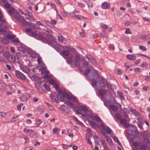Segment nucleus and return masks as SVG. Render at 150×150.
Masks as SVG:
<instances>
[{"instance_id": "a19ab883", "label": "nucleus", "mask_w": 150, "mask_h": 150, "mask_svg": "<svg viewBox=\"0 0 150 150\" xmlns=\"http://www.w3.org/2000/svg\"><path fill=\"white\" fill-rule=\"evenodd\" d=\"M19 45H20V46L18 47V50L20 51H21V50H22L24 47H25V46L23 44H22L21 45H20L19 44Z\"/></svg>"}, {"instance_id": "f257e3e1", "label": "nucleus", "mask_w": 150, "mask_h": 150, "mask_svg": "<svg viewBox=\"0 0 150 150\" xmlns=\"http://www.w3.org/2000/svg\"><path fill=\"white\" fill-rule=\"evenodd\" d=\"M67 62L71 64L72 68H75L76 66L79 67L80 65L81 62L80 56L79 55L75 54L74 58L70 56L67 57Z\"/></svg>"}, {"instance_id": "20e7f679", "label": "nucleus", "mask_w": 150, "mask_h": 150, "mask_svg": "<svg viewBox=\"0 0 150 150\" xmlns=\"http://www.w3.org/2000/svg\"><path fill=\"white\" fill-rule=\"evenodd\" d=\"M15 74L18 78L21 80H24L25 79V76L18 71L17 70L15 71Z\"/></svg>"}, {"instance_id": "13d9d810", "label": "nucleus", "mask_w": 150, "mask_h": 150, "mask_svg": "<svg viewBox=\"0 0 150 150\" xmlns=\"http://www.w3.org/2000/svg\"><path fill=\"white\" fill-rule=\"evenodd\" d=\"M100 25L102 27L105 29H106L108 28V26L104 23H101Z\"/></svg>"}, {"instance_id": "4d7b16f0", "label": "nucleus", "mask_w": 150, "mask_h": 150, "mask_svg": "<svg viewBox=\"0 0 150 150\" xmlns=\"http://www.w3.org/2000/svg\"><path fill=\"white\" fill-rule=\"evenodd\" d=\"M29 51V49L27 48L26 47H25L22 50H21V51H22L23 52L25 53L26 52H28Z\"/></svg>"}, {"instance_id": "9b49d317", "label": "nucleus", "mask_w": 150, "mask_h": 150, "mask_svg": "<svg viewBox=\"0 0 150 150\" xmlns=\"http://www.w3.org/2000/svg\"><path fill=\"white\" fill-rule=\"evenodd\" d=\"M15 8L13 7H12L8 10L7 12L9 13V15L11 16L15 12Z\"/></svg>"}, {"instance_id": "4c0bfd02", "label": "nucleus", "mask_w": 150, "mask_h": 150, "mask_svg": "<svg viewBox=\"0 0 150 150\" xmlns=\"http://www.w3.org/2000/svg\"><path fill=\"white\" fill-rule=\"evenodd\" d=\"M140 150H145L146 149V146L145 144H142L139 147Z\"/></svg>"}, {"instance_id": "aec40b11", "label": "nucleus", "mask_w": 150, "mask_h": 150, "mask_svg": "<svg viewBox=\"0 0 150 150\" xmlns=\"http://www.w3.org/2000/svg\"><path fill=\"white\" fill-rule=\"evenodd\" d=\"M99 90V93L100 95L102 96H104L106 93V89L102 90L101 88Z\"/></svg>"}, {"instance_id": "4be33fe9", "label": "nucleus", "mask_w": 150, "mask_h": 150, "mask_svg": "<svg viewBox=\"0 0 150 150\" xmlns=\"http://www.w3.org/2000/svg\"><path fill=\"white\" fill-rule=\"evenodd\" d=\"M62 53L63 56H68L70 52L67 50H63L62 51Z\"/></svg>"}, {"instance_id": "864d4df0", "label": "nucleus", "mask_w": 150, "mask_h": 150, "mask_svg": "<svg viewBox=\"0 0 150 150\" xmlns=\"http://www.w3.org/2000/svg\"><path fill=\"white\" fill-rule=\"evenodd\" d=\"M87 108L85 106H82L80 107V111L81 110L85 111V112L86 111V110H87Z\"/></svg>"}, {"instance_id": "bf43d9fd", "label": "nucleus", "mask_w": 150, "mask_h": 150, "mask_svg": "<svg viewBox=\"0 0 150 150\" xmlns=\"http://www.w3.org/2000/svg\"><path fill=\"white\" fill-rule=\"evenodd\" d=\"M91 70L89 69H87L85 71L84 74L85 76H86L87 75L89 74Z\"/></svg>"}, {"instance_id": "69168bd1", "label": "nucleus", "mask_w": 150, "mask_h": 150, "mask_svg": "<svg viewBox=\"0 0 150 150\" xmlns=\"http://www.w3.org/2000/svg\"><path fill=\"white\" fill-rule=\"evenodd\" d=\"M23 103H21L17 106V109L19 111H20L21 109V107L23 106Z\"/></svg>"}, {"instance_id": "c9c22d12", "label": "nucleus", "mask_w": 150, "mask_h": 150, "mask_svg": "<svg viewBox=\"0 0 150 150\" xmlns=\"http://www.w3.org/2000/svg\"><path fill=\"white\" fill-rule=\"evenodd\" d=\"M9 55V53L8 52H6L3 53V56L5 58H6L7 59Z\"/></svg>"}, {"instance_id": "b1692460", "label": "nucleus", "mask_w": 150, "mask_h": 150, "mask_svg": "<svg viewBox=\"0 0 150 150\" xmlns=\"http://www.w3.org/2000/svg\"><path fill=\"white\" fill-rule=\"evenodd\" d=\"M105 131L107 134H109L111 133L112 130L109 127H107Z\"/></svg>"}, {"instance_id": "de8ad7c7", "label": "nucleus", "mask_w": 150, "mask_h": 150, "mask_svg": "<svg viewBox=\"0 0 150 150\" xmlns=\"http://www.w3.org/2000/svg\"><path fill=\"white\" fill-rule=\"evenodd\" d=\"M86 139L87 141V142L90 145H91L92 144V142L91 141L90 138V136H86Z\"/></svg>"}, {"instance_id": "0e129e2a", "label": "nucleus", "mask_w": 150, "mask_h": 150, "mask_svg": "<svg viewBox=\"0 0 150 150\" xmlns=\"http://www.w3.org/2000/svg\"><path fill=\"white\" fill-rule=\"evenodd\" d=\"M117 93L118 95L119 96L120 98L122 99H124V98L123 96L120 91H118Z\"/></svg>"}, {"instance_id": "1a4fd4ad", "label": "nucleus", "mask_w": 150, "mask_h": 150, "mask_svg": "<svg viewBox=\"0 0 150 150\" xmlns=\"http://www.w3.org/2000/svg\"><path fill=\"white\" fill-rule=\"evenodd\" d=\"M28 96L29 98H30V96H28V95L27 94H25L24 95H23L22 97H20V98L21 100L23 101H25L27 100L28 99Z\"/></svg>"}, {"instance_id": "f8f14e48", "label": "nucleus", "mask_w": 150, "mask_h": 150, "mask_svg": "<svg viewBox=\"0 0 150 150\" xmlns=\"http://www.w3.org/2000/svg\"><path fill=\"white\" fill-rule=\"evenodd\" d=\"M97 78L96 79H93L91 80L92 85L93 87H94L96 85L97 83V80L98 78V75L97 74Z\"/></svg>"}, {"instance_id": "c85d7f7f", "label": "nucleus", "mask_w": 150, "mask_h": 150, "mask_svg": "<svg viewBox=\"0 0 150 150\" xmlns=\"http://www.w3.org/2000/svg\"><path fill=\"white\" fill-rule=\"evenodd\" d=\"M56 23V21L52 19H51L50 20V21H47V23L48 24H55Z\"/></svg>"}, {"instance_id": "bb28decb", "label": "nucleus", "mask_w": 150, "mask_h": 150, "mask_svg": "<svg viewBox=\"0 0 150 150\" xmlns=\"http://www.w3.org/2000/svg\"><path fill=\"white\" fill-rule=\"evenodd\" d=\"M5 37H6L5 38L2 39V42L6 44L8 43L9 42V41L8 39L7 38L6 36Z\"/></svg>"}, {"instance_id": "4468645a", "label": "nucleus", "mask_w": 150, "mask_h": 150, "mask_svg": "<svg viewBox=\"0 0 150 150\" xmlns=\"http://www.w3.org/2000/svg\"><path fill=\"white\" fill-rule=\"evenodd\" d=\"M49 82L50 84H54V87L56 90V83H55V81L53 79H50L49 80Z\"/></svg>"}, {"instance_id": "338daca9", "label": "nucleus", "mask_w": 150, "mask_h": 150, "mask_svg": "<svg viewBox=\"0 0 150 150\" xmlns=\"http://www.w3.org/2000/svg\"><path fill=\"white\" fill-rule=\"evenodd\" d=\"M25 32L27 33H29L31 32L33 30L32 29L30 28H27L25 29Z\"/></svg>"}, {"instance_id": "7c9ffc66", "label": "nucleus", "mask_w": 150, "mask_h": 150, "mask_svg": "<svg viewBox=\"0 0 150 150\" xmlns=\"http://www.w3.org/2000/svg\"><path fill=\"white\" fill-rule=\"evenodd\" d=\"M30 136L33 138H36L37 136V134L36 132H30Z\"/></svg>"}, {"instance_id": "c756f323", "label": "nucleus", "mask_w": 150, "mask_h": 150, "mask_svg": "<svg viewBox=\"0 0 150 150\" xmlns=\"http://www.w3.org/2000/svg\"><path fill=\"white\" fill-rule=\"evenodd\" d=\"M93 138L95 140V142L96 143V145L98 144L99 142L98 141V136L96 135H95L93 136Z\"/></svg>"}, {"instance_id": "680f3d73", "label": "nucleus", "mask_w": 150, "mask_h": 150, "mask_svg": "<svg viewBox=\"0 0 150 150\" xmlns=\"http://www.w3.org/2000/svg\"><path fill=\"white\" fill-rule=\"evenodd\" d=\"M139 49L143 50L144 51H146L147 50L146 48L144 47L142 45H140L139 46Z\"/></svg>"}, {"instance_id": "5701e85b", "label": "nucleus", "mask_w": 150, "mask_h": 150, "mask_svg": "<svg viewBox=\"0 0 150 150\" xmlns=\"http://www.w3.org/2000/svg\"><path fill=\"white\" fill-rule=\"evenodd\" d=\"M105 137L106 139V140L107 142L110 145H112V143L111 139L109 137L107 136H105Z\"/></svg>"}, {"instance_id": "5fc2aeb1", "label": "nucleus", "mask_w": 150, "mask_h": 150, "mask_svg": "<svg viewBox=\"0 0 150 150\" xmlns=\"http://www.w3.org/2000/svg\"><path fill=\"white\" fill-rule=\"evenodd\" d=\"M146 149L148 150H150V142L148 141L146 142Z\"/></svg>"}, {"instance_id": "37998d69", "label": "nucleus", "mask_w": 150, "mask_h": 150, "mask_svg": "<svg viewBox=\"0 0 150 150\" xmlns=\"http://www.w3.org/2000/svg\"><path fill=\"white\" fill-rule=\"evenodd\" d=\"M94 118L97 122H100L101 121V119L98 115H96L94 117Z\"/></svg>"}, {"instance_id": "603ef678", "label": "nucleus", "mask_w": 150, "mask_h": 150, "mask_svg": "<svg viewBox=\"0 0 150 150\" xmlns=\"http://www.w3.org/2000/svg\"><path fill=\"white\" fill-rule=\"evenodd\" d=\"M100 126L102 127V129L105 130L106 129V125L103 122H101L100 123Z\"/></svg>"}, {"instance_id": "a878e982", "label": "nucleus", "mask_w": 150, "mask_h": 150, "mask_svg": "<svg viewBox=\"0 0 150 150\" xmlns=\"http://www.w3.org/2000/svg\"><path fill=\"white\" fill-rule=\"evenodd\" d=\"M85 113L87 116H90L91 117H93V114L92 112L88 110V109L85 112Z\"/></svg>"}, {"instance_id": "cd10ccee", "label": "nucleus", "mask_w": 150, "mask_h": 150, "mask_svg": "<svg viewBox=\"0 0 150 150\" xmlns=\"http://www.w3.org/2000/svg\"><path fill=\"white\" fill-rule=\"evenodd\" d=\"M110 107L111 109L114 112H116L118 108L115 105H111L110 106Z\"/></svg>"}, {"instance_id": "ea45409f", "label": "nucleus", "mask_w": 150, "mask_h": 150, "mask_svg": "<svg viewBox=\"0 0 150 150\" xmlns=\"http://www.w3.org/2000/svg\"><path fill=\"white\" fill-rule=\"evenodd\" d=\"M89 61L90 62L92 63V64H94V65H96V62L93 57H92V58H91L90 60Z\"/></svg>"}, {"instance_id": "423d86ee", "label": "nucleus", "mask_w": 150, "mask_h": 150, "mask_svg": "<svg viewBox=\"0 0 150 150\" xmlns=\"http://www.w3.org/2000/svg\"><path fill=\"white\" fill-rule=\"evenodd\" d=\"M7 59L9 62L13 63L15 61L16 57L14 55L10 54Z\"/></svg>"}, {"instance_id": "e2e57ef3", "label": "nucleus", "mask_w": 150, "mask_h": 150, "mask_svg": "<svg viewBox=\"0 0 150 150\" xmlns=\"http://www.w3.org/2000/svg\"><path fill=\"white\" fill-rule=\"evenodd\" d=\"M33 28L39 30L40 29V27L38 25V24L37 23L35 24H34V26Z\"/></svg>"}, {"instance_id": "f704fd0d", "label": "nucleus", "mask_w": 150, "mask_h": 150, "mask_svg": "<svg viewBox=\"0 0 150 150\" xmlns=\"http://www.w3.org/2000/svg\"><path fill=\"white\" fill-rule=\"evenodd\" d=\"M115 117L117 119L120 120L122 118V116L121 115L118 113H115Z\"/></svg>"}, {"instance_id": "6e6d98bb", "label": "nucleus", "mask_w": 150, "mask_h": 150, "mask_svg": "<svg viewBox=\"0 0 150 150\" xmlns=\"http://www.w3.org/2000/svg\"><path fill=\"white\" fill-rule=\"evenodd\" d=\"M7 38L9 40H11L14 38V37L13 35H8L6 36Z\"/></svg>"}, {"instance_id": "c03bdc74", "label": "nucleus", "mask_w": 150, "mask_h": 150, "mask_svg": "<svg viewBox=\"0 0 150 150\" xmlns=\"http://www.w3.org/2000/svg\"><path fill=\"white\" fill-rule=\"evenodd\" d=\"M101 35L103 38H107V36L106 35V33L105 31H103L100 33Z\"/></svg>"}, {"instance_id": "473e14b6", "label": "nucleus", "mask_w": 150, "mask_h": 150, "mask_svg": "<svg viewBox=\"0 0 150 150\" xmlns=\"http://www.w3.org/2000/svg\"><path fill=\"white\" fill-rule=\"evenodd\" d=\"M132 128H133V131L135 133H136L137 134H138L139 133V132L137 130V127L134 126V125H133V126L132 127Z\"/></svg>"}, {"instance_id": "a211bd4d", "label": "nucleus", "mask_w": 150, "mask_h": 150, "mask_svg": "<svg viewBox=\"0 0 150 150\" xmlns=\"http://www.w3.org/2000/svg\"><path fill=\"white\" fill-rule=\"evenodd\" d=\"M33 80L37 82V83H38L39 84H41V82H40V80L39 79V78L38 76H33Z\"/></svg>"}, {"instance_id": "79ce46f5", "label": "nucleus", "mask_w": 150, "mask_h": 150, "mask_svg": "<svg viewBox=\"0 0 150 150\" xmlns=\"http://www.w3.org/2000/svg\"><path fill=\"white\" fill-rule=\"evenodd\" d=\"M42 120L40 119H36L35 120V123L36 125H40L42 123Z\"/></svg>"}, {"instance_id": "412c9836", "label": "nucleus", "mask_w": 150, "mask_h": 150, "mask_svg": "<svg viewBox=\"0 0 150 150\" xmlns=\"http://www.w3.org/2000/svg\"><path fill=\"white\" fill-rule=\"evenodd\" d=\"M50 97L52 101L56 103V97L55 95L51 94L50 95Z\"/></svg>"}, {"instance_id": "09e8293b", "label": "nucleus", "mask_w": 150, "mask_h": 150, "mask_svg": "<svg viewBox=\"0 0 150 150\" xmlns=\"http://www.w3.org/2000/svg\"><path fill=\"white\" fill-rule=\"evenodd\" d=\"M66 108L65 105H62L59 107V109L62 111H64Z\"/></svg>"}, {"instance_id": "f03ea898", "label": "nucleus", "mask_w": 150, "mask_h": 150, "mask_svg": "<svg viewBox=\"0 0 150 150\" xmlns=\"http://www.w3.org/2000/svg\"><path fill=\"white\" fill-rule=\"evenodd\" d=\"M30 35L31 36L43 42L47 43L48 42V39L46 37L41 36H38L36 31H32L30 34Z\"/></svg>"}, {"instance_id": "6ab92c4d", "label": "nucleus", "mask_w": 150, "mask_h": 150, "mask_svg": "<svg viewBox=\"0 0 150 150\" xmlns=\"http://www.w3.org/2000/svg\"><path fill=\"white\" fill-rule=\"evenodd\" d=\"M89 123L91 126V127L94 129L96 128L97 127V125L96 123L93 121H89Z\"/></svg>"}, {"instance_id": "052dcab7", "label": "nucleus", "mask_w": 150, "mask_h": 150, "mask_svg": "<svg viewBox=\"0 0 150 150\" xmlns=\"http://www.w3.org/2000/svg\"><path fill=\"white\" fill-rule=\"evenodd\" d=\"M4 6L7 9L11 7V5L9 3H6L4 5Z\"/></svg>"}, {"instance_id": "f3484780", "label": "nucleus", "mask_w": 150, "mask_h": 150, "mask_svg": "<svg viewBox=\"0 0 150 150\" xmlns=\"http://www.w3.org/2000/svg\"><path fill=\"white\" fill-rule=\"evenodd\" d=\"M131 112L132 114L135 115L138 117H139L140 116V115L138 112L136 110H132L131 111Z\"/></svg>"}, {"instance_id": "7ed1b4c3", "label": "nucleus", "mask_w": 150, "mask_h": 150, "mask_svg": "<svg viewBox=\"0 0 150 150\" xmlns=\"http://www.w3.org/2000/svg\"><path fill=\"white\" fill-rule=\"evenodd\" d=\"M71 96L69 94L67 93L66 92L64 91L61 94L57 96V98L61 101H62L64 99L66 98L67 99L70 100L72 98Z\"/></svg>"}, {"instance_id": "72a5a7b5", "label": "nucleus", "mask_w": 150, "mask_h": 150, "mask_svg": "<svg viewBox=\"0 0 150 150\" xmlns=\"http://www.w3.org/2000/svg\"><path fill=\"white\" fill-rule=\"evenodd\" d=\"M5 85L3 82L1 81H0V89L3 90L5 88Z\"/></svg>"}, {"instance_id": "2f4dec72", "label": "nucleus", "mask_w": 150, "mask_h": 150, "mask_svg": "<svg viewBox=\"0 0 150 150\" xmlns=\"http://www.w3.org/2000/svg\"><path fill=\"white\" fill-rule=\"evenodd\" d=\"M43 86L47 91H50V87L48 86L46 84H44L43 85Z\"/></svg>"}, {"instance_id": "393cba45", "label": "nucleus", "mask_w": 150, "mask_h": 150, "mask_svg": "<svg viewBox=\"0 0 150 150\" xmlns=\"http://www.w3.org/2000/svg\"><path fill=\"white\" fill-rule=\"evenodd\" d=\"M58 40L60 42H62L63 41V37L60 33H59L58 35Z\"/></svg>"}, {"instance_id": "6e6552de", "label": "nucleus", "mask_w": 150, "mask_h": 150, "mask_svg": "<svg viewBox=\"0 0 150 150\" xmlns=\"http://www.w3.org/2000/svg\"><path fill=\"white\" fill-rule=\"evenodd\" d=\"M110 5V4L106 2L103 3L101 5V7L103 9H106L107 8H109Z\"/></svg>"}, {"instance_id": "a18cd8bd", "label": "nucleus", "mask_w": 150, "mask_h": 150, "mask_svg": "<svg viewBox=\"0 0 150 150\" xmlns=\"http://www.w3.org/2000/svg\"><path fill=\"white\" fill-rule=\"evenodd\" d=\"M28 23L29 22L26 21L25 20H24L23 21L22 25L23 27H25L26 25H28Z\"/></svg>"}, {"instance_id": "39448f33", "label": "nucleus", "mask_w": 150, "mask_h": 150, "mask_svg": "<svg viewBox=\"0 0 150 150\" xmlns=\"http://www.w3.org/2000/svg\"><path fill=\"white\" fill-rule=\"evenodd\" d=\"M12 17L15 18L18 21H20L22 16L18 11L15 12L12 15Z\"/></svg>"}, {"instance_id": "9d476101", "label": "nucleus", "mask_w": 150, "mask_h": 150, "mask_svg": "<svg viewBox=\"0 0 150 150\" xmlns=\"http://www.w3.org/2000/svg\"><path fill=\"white\" fill-rule=\"evenodd\" d=\"M59 82L57 81V91L59 93V94L57 95V96H58L60 94H62V93L64 91H62L61 89L59 88Z\"/></svg>"}, {"instance_id": "0eeeda50", "label": "nucleus", "mask_w": 150, "mask_h": 150, "mask_svg": "<svg viewBox=\"0 0 150 150\" xmlns=\"http://www.w3.org/2000/svg\"><path fill=\"white\" fill-rule=\"evenodd\" d=\"M20 67L23 71L26 73H28L30 71L29 68L25 66H20Z\"/></svg>"}, {"instance_id": "2eb2a0df", "label": "nucleus", "mask_w": 150, "mask_h": 150, "mask_svg": "<svg viewBox=\"0 0 150 150\" xmlns=\"http://www.w3.org/2000/svg\"><path fill=\"white\" fill-rule=\"evenodd\" d=\"M64 103L70 108H73V104L71 103L70 100H65Z\"/></svg>"}, {"instance_id": "3c124183", "label": "nucleus", "mask_w": 150, "mask_h": 150, "mask_svg": "<svg viewBox=\"0 0 150 150\" xmlns=\"http://www.w3.org/2000/svg\"><path fill=\"white\" fill-rule=\"evenodd\" d=\"M35 86L37 87V88L38 90H41V91H40L41 93L42 92L44 89L42 87H41L40 85H39L38 86H37L36 84H35Z\"/></svg>"}, {"instance_id": "dca6fc26", "label": "nucleus", "mask_w": 150, "mask_h": 150, "mask_svg": "<svg viewBox=\"0 0 150 150\" xmlns=\"http://www.w3.org/2000/svg\"><path fill=\"white\" fill-rule=\"evenodd\" d=\"M102 81L101 80H98V84L96 85V87L97 89L99 90L102 88L101 82Z\"/></svg>"}, {"instance_id": "ddd939ff", "label": "nucleus", "mask_w": 150, "mask_h": 150, "mask_svg": "<svg viewBox=\"0 0 150 150\" xmlns=\"http://www.w3.org/2000/svg\"><path fill=\"white\" fill-rule=\"evenodd\" d=\"M73 110L74 112L77 114L80 113L81 112L80 109L78 107H74L73 108Z\"/></svg>"}, {"instance_id": "8fccbe9b", "label": "nucleus", "mask_w": 150, "mask_h": 150, "mask_svg": "<svg viewBox=\"0 0 150 150\" xmlns=\"http://www.w3.org/2000/svg\"><path fill=\"white\" fill-rule=\"evenodd\" d=\"M21 56V53L19 52H17L16 54L17 59L19 60Z\"/></svg>"}, {"instance_id": "774afa93", "label": "nucleus", "mask_w": 150, "mask_h": 150, "mask_svg": "<svg viewBox=\"0 0 150 150\" xmlns=\"http://www.w3.org/2000/svg\"><path fill=\"white\" fill-rule=\"evenodd\" d=\"M139 143L137 142H133V146H135V147H137L139 146Z\"/></svg>"}, {"instance_id": "49530a36", "label": "nucleus", "mask_w": 150, "mask_h": 150, "mask_svg": "<svg viewBox=\"0 0 150 150\" xmlns=\"http://www.w3.org/2000/svg\"><path fill=\"white\" fill-rule=\"evenodd\" d=\"M79 34L81 37H85L86 35V33L83 30H82V32H80Z\"/></svg>"}, {"instance_id": "58836bf2", "label": "nucleus", "mask_w": 150, "mask_h": 150, "mask_svg": "<svg viewBox=\"0 0 150 150\" xmlns=\"http://www.w3.org/2000/svg\"><path fill=\"white\" fill-rule=\"evenodd\" d=\"M19 42L18 39H14L12 41V42L16 45H19Z\"/></svg>"}, {"instance_id": "e433bc0d", "label": "nucleus", "mask_w": 150, "mask_h": 150, "mask_svg": "<svg viewBox=\"0 0 150 150\" xmlns=\"http://www.w3.org/2000/svg\"><path fill=\"white\" fill-rule=\"evenodd\" d=\"M9 88L11 91H14L16 88V86L14 84H11L9 86Z\"/></svg>"}]
</instances>
